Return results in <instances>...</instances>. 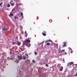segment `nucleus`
I'll return each mask as SVG.
<instances>
[{
    "instance_id": "8",
    "label": "nucleus",
    "mask_w": 77,
    "mask_h": 77,
    "mask_svg": "<svg viewBox=\"0 0 77 77\" xmlns=\"http://www.w3.org/2000/svg\"><path fill=\"white\" fill-rule=\"evenodd\" d=\"M23 59L24 60H25V59H26V57L25 56H23Z\"/></svg>"
},
{
    "instance_id": "13",
    "label": "nucleus",
    "mask_w": 77,
    "mask_h": 77,
    "mask_svg": "<svg viewBox=\"0 0 77 77\" xmlns=\"http://www.w3.org/2000/svg\"><path fill=\"white\" fill-rule=\"evenodd\" d=\"M10 17H12V16H14V14H10Z\"/></svg>"
},
{
    "instance_id": "10",
    "label": "nucleus",
    "mask_w": 77,
    "mask_h": 77,
    "mask_svg": "<svg viewBox=\"0 0 77 77\" xmlns=\"http://www.w3.org/2000/svg\"><path fill=\"white\" fill-rule=\"evenodd\" d=\"M42 34L43 35V36H45L46 35V34L44 32H42Z\"/></svg>"
},
{
    "instance_id": "4",
    "label": "nucleus",
    "mask_w": 77,
    "mask_h": 77,
    "mask_svg": "<svg viewBox=\"0 0 77 77\" xmlns=\"http://www.w3.org/2000/svg\"><path fill=\"white\" fill-rule=\"evenodd\" d=\"M53 42V41H52L51 40H48L46 41H45V43H47V42Z\"/></svg>"
},
{
    "instance_id": "22",
    "label": "nucleus",
    "mask_w": 77,
    "mask_h": 77,
    "mask_svg": "<svg viewBox=\"0 0 77 77\" xmlns=\"http://www.w3.org/2000/svg\"><path fill=\"white\" fill-rule=\"evenodd\" d=\"M35 55H36L37 54V53L36 52H35Z\"/></svg>"
},
{
    "instance_id": "30",
    "label": "nucleus",
    "mask_w": 77,
    "mask_h": 77,
    "mask_svg": "<svg viewBox=\"0 0 77 77\" xmlns=\"http://www.w3.org/2000/svg\"><path fill=\"white\" fill-rule=\"evenodd\" d=\"M31 29H32V28H30V30H31Z\"/></svg>"
},
{
    "instance_id": "18",
    "label": "nucleus",
    "mask_w": 77,
    "mask_h": 77,
    "mask_svg": "<svg viewBox=\"0 0 77 77\" xmlns=\"http://www.w3.org/2000/svg\"><path fill=\"white\" fill-rule=\"evenodd\" d=\"M10 7V5L8 4V5L7 7Z\"/></svg>"
},
{
    "instance_id": "5",
    "label": "nucleus",
    "mask_w": 77,
    "mask_h": 77,
    "mask_svg": "<svg viewBox=\"0 0 77 77\" xmlns=\"http://www.w3.org/2000/svg\"><path fill=\"white\" fill-rule=\"evenodd\" d=\"M18 57L19 60H21L22 59V57H21V56H18Z\"/></svg>"
},
{
    "instance_id": "21",
    "label": "nucleus",
    "mask_w": 77,
    "mask_h": 77,
    "mask_svg": "<svg viewBox=\"0 0 77 77\" xmlns=\"http://www.w3.org/2000/svg\"><path fill=\"white\" fill-rule=\"evenodd\" d=\"M62 51H63V52H64L65 51V50L64 49L62 50Z\"/></svg>"
},
{
    "instance_id": "7",
    "label": "nucleus",
    "mask_w": 77,
    "mask_h": 77,
    "mask_svg": "<svg viewBox=\"0 0 77 77\" xmlns=\"http://www.w3.org/2000/svg\"><path fill=\"white\" fill-rule=\"evenodd\" d=\"M64 45H63V47H65L66 46V43L65 42H63Z\"/></svg>"
},
{
    "instance_id": "9",
    "label": "nucleus",
    "mask_w": 77,
    "mask_h": 77,
    "mask_svg": "<svg viewBox=\"0 0 77 77\" xmlns=\"http://www.w3.org/2000/svg\"><path fill=\"white\" fill-rule=\"evenodd\" d=\"M17 45H21V42H17Z\"/></svg>"
},
{
    "instance_id": "33",
    "label": "nucleus",
    "mask_w": 77,
    "mask_h": 77,
    "mask_svg": "<svg viewBox=\"0 0 77 77\" xmlns=\"http://www.w3.org/2000/svg\"><path fill=\"white\" fill-rule=\"evenodd\" d=\"M10 53H11V52H10Z\"/></svg>"
},
{
    "instance_id": "6",
    "label": "nucleus",
    "mask_w": 77,
    "mask_h": 77,
    "mask_svg": "<svg viewBox=\"0 0 77 77\" xmlns=\"http://www.w3.org/2000/svg\"><path fill=\"white\" fill-rule=\"evenodd\" d=\"M63 67L62 66H61L60 69V71H62V70H63Z\"/></svg>"
},
{
    "instance_id": "14",
    "label": "nucleus",
    "mask_w": 77,
    "mask_h": 77,
    "mask_svg": "<svg viewBox=\"0 0 77 77\" xmlns=\"http://www.w3.org/2000/svg\"><path fill=\"white\" fill-rule=\"evenodd\" d=\"M26 32V31H25V35H26V36H27V33H26V32Z\"/></svg>"
},
{
    "instance_id": "1",
    "label": "nucleus",
    "mask_w": 77,
    "mask_h": 77,
    "mask_svg": "<svg viewBox=\"0 0 77 77\" xmlns=\"http://www.w3.org/2000/svg\"><path fill=\"white\" fill-rule=\"evenodd\" d=\"M72 64H74V63L73 62H71L68 63V66H71V65H72Z\"/></svg>"
},
{
    "instance_id": "24",
    "label": "nucleus",
    "mask_w": 77,
    "mask_h": 77,
    "mask_svg": "<svg viewBox=\"0 0 77 77\" xmlns=\"http://www.w3.org/2000/svg\"><path fill=\"white\" fill-rule=\"evenodd\" d=\"M45 66H48V65L46 64L45 65Z\"/></svg>"
},
{
    "instance_id": "2",
    "label": "nucleus",
    "mask_w": 77,
    "mask_h": 77,
    "mask_svg": "<svg viewBox=\"0 0 77 77\" xmlns=\"http://www.w3.org/2000/svg\"><path fill=\"white\" fill-rule=\"evenodd\" d=\"M8 30V28H4L2 29V30L3 31H7Z\"/></svg>"
},
{
    "instance_id": "27",
    "label": "nucleus",
    "mask_w": 77,
    "mask_h": 77,
    "mask_svg": "<svg viewBox=\"0 0 77 77\" xmlns=\"http://www.w3.org/2000/svg\"><path fill=\"white\" fill-rule=\"evenodd\" d=\"M75 75H76V76H77V72L75 74Z\"/></svg>"
},
{
    "instance_id": "23",
    "label": "nucleus",
    "mask_w": 77,
    "mask_h": 77,
    "mask_svg": "<svg viewBox=\"0 0 77 77\" xmlns=\"http://www.w3.org/2000/svg\"><path fill=\"white\" fill-rule=\"evenodd\" d=\"M71 51H70V53H73V51H72V50H71Z\"/></svg>"
},
{
    "instance_id": "19",
    "label": "nucleus",
    "mask_w": 77,
    "mask_h": 77,
    "mask_svg": "<svg viewBox=\"0 0 77 77\" xmlns=\"http://www.w3.org/2000/svg\"><path fill=\"white\" fill-rule=\"evenodd\" d=\"M50 43H47L46 44V45H50Z\"/></svg>"
},
{
    "instance_id": "28",
    "label": "nucleus",
    "mask_w": 77,
    "mask_h": 77,
    "mask_svg": "<svg viewBox=\"0 0 77 77\" xmlns=\"http://www.w3.org/2000/svg\"><path fill=\"white\" fill-rule=\"evenodd\" d=\"M16 39H18V36H16Z\"/></svg>"
},
{
    "instance_id": "25",
    "label": "nucleus",
    "mask_w": 77,
    "mask_h": 77,
    "mask_svg": "<svg viewBox=\"0 0 77 77\" xmlns=\"http://www.w3.org/2000/svg\"><path fill=\"white\" fill-rule=\"evenodd\" d=\"M14 5L13 3L11 4V6H14Z\"/></svg>"
},
{
    "instance_id": "26",
    "label": "nucleus",
    "mask_w": 77,
    "mask_h": 77,
    "mask_svg": "<svg viewBox=\"0 0 77 77\" xmlns=\"http://www.w3.org/2000/svg\"><path fill=\"white\" fill-rule=\"evenodd\" d=\"M14 18H15V20H16L17 19V17L15 16L14 17Z\"/></svg>"
},
{
    "instance_id": "31",
    "label": "nucleus",
    "mask_w": 77,
    "mask_h": 77,
    "mask_svg": "<svg viewBox=\"0 0 77 77\" xmlns=\"http://www.w3.org/2000/svg\"><path fill=\"white\" fill-rule=\"evenodd\" d=\"M22 33L23 35V32H22Z\"/></svg>"
},
{
    "instance_id": "16",
    "label": "nucleus",
    "mask_w": 77,
    "mask_h": 77,
    "mask_svg": "<svg viewBox=\"0 0 77 77\" xmlns=\"http://www.w3.org/2000/svg\"><path fill=\"white\" fill-rule=\"evenodd\" d=\"M12 45H15V42H13L12 43Z\"/></svg>"
},
{
    "instance_id": "3",
    "label": "nucleus",
    "mask_w": 77,
    "mask_h": 77,
    "mask_svg": "<svg viewBox=\"0 0 77 77\" xmlns=\"http://www.w3.org/2000/svg\"><path fill=\"white\" fill-rule=\"evenodd\" d=\"M25 42L26 43L27 42H29V43H30V39H26L25 41Z\"/></svg>"
},
{
    "instance_id": "12",
    "label": "nucleus",
    "mask_w": 77,
    "mask_h": 77,
    "mask_svg": "<svg viewBox=\"0 0 77 77\" xmlns=\"http://www.w3.org/2000/svg\"><path fill=\"white\" fill-rule=\"evenodd\" d=\"M20 16H22V17H23V13H21Z\"/></svg>"
},
{
    "instance_id": "15",
    "label": "nucleus",
    "mask_w": 77,
    "mask_h": 77,
    "mask_svg": "<svg viewBox=\"0 0 77 77\" xmlns=\"http://www.w3.org/2000/svg\"><path fill=\"white\" fill-rule=\"evenodd\" d=\"M2 5H3V3H1V4L0 3V6H1V7H2Z\"/></svg>"
},
{
    "instance_id": "32",
    "label": "nucleus",
    "mask_w": 77,
    "mask_h": 77,
    "mask_svg": "<svg viewBox=\"0 0 77 77\" xmlns=\"http://www.w3.org/2000/svg\"><path fill=\"white\" fill-rule=\"evenodd\" d=\"M34 23V24H35V22H34V23Z\"/></svg>"
},
{
    "instance_id": "17",
    "label": "nucleus",
    "mask_w": 77,
    "mask_h": 77,
    "mask_svg": "<svg viewBox=\"0 0 77 77\" xmlns=\"http://www.w3.org/2000/svg\"><path fill=\"white\" fill-rule=\"evenodd\" d=\"M32 62L34 63H35V61L34 60H32Z\"/></svg>"
},
{
    "instance_id": "20",
    "label": "nucleus",
    "mask_w": 77,
    "mask_h": 77,
    "mask_svg": "<svg viewBox=\"0 0 77 77\" xmlns=\"http://www.w3.org/2000/svg\"><path fill=\"white\" fill-rule=\"evenodd\" d=\"M68 49H69V50H72V49L70 48H69Z\"/></svg>"
},
{
    "instance_id": "29",
    "label": "nucleus",
    "mask_w": 77,
    "mask_h": 77,
    "mask_svg": "<svg viewBox=\"0 0 77 77\" xmlns=\"http://www.w3.org/2000/svg\"><path fill=\"white\" fill-rule=\"evenodd\" d=\"M64 53H65V54H67L65 52Z\"/></svg>"
},
{
    "instance_id": "11",
    "label": "nucleus",
    "mask_w": 77,
    "mask_h": 77,
    "mask_svg": "<svg viewBox=\"0 0 77 77\" xmlns=\"http://www.w3.org/2000/svg\"><path fill=\"white\" fill-rule=\"evenodd\" d=\"M15 62H16V63H19V60H16V61H15Z\"/></svg>"
}]
</instances>
